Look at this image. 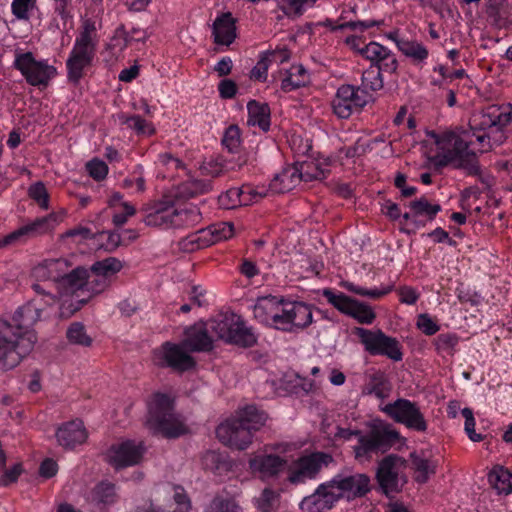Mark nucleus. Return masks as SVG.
Returning <instances> with one entry per match:
<instances>
[{
	"label": "nucleus",
	"instance_id": "20e7f679",
	"mask_svg": "<svg viewBox=\"0 0 512 512\" xmlns=\"http://www.w3.org/2000/svg\"><path fill=\"white\" fill-rule=\"evenodd\" d=\"M267 415L255 406H247L236 417L228 419L216 429V435L224 445L238 450L246 449L266 422Z\"/></svg>",
	"mask_w": 512,
	"mask_h": 512
},
{
	"label": "nucleus",
	"instance_id": "9b49d317",
	"mask_svg": "<svg viewBox=\"0 0 512 512\" xmlns=\"http://www.w3.org/2000/svg\"><path fill=\"white\" fill-rule=\"evenodd\" d=\"M154 362L160 367H169L177 372L188 371L195 366V360L186 353L182 345L165 342L154 351Z\"/></svg>",
	"mask_w": 512,
	"mask_h": 512
},
{
	"label": "nucleus",
	"instance_id": "f3484780",
	"mask_svg": "<svg viewBox=\"0 0 512 512\" xmlns=\"http://www.w3.org/2000/svg\"><path fill=\"white\" fill-rule=\"evenodd\" d=\"M234 235V226L230 222H220L199 230L191 236L190 243L195 245L192 249H201L222 240H227Z\"/></svg>",
	"mask_w": 512,
	"mask_h": 512
},
{
	"label": "nucleus",
	"instance_id": "6e6d98bb",
	"mask_svg": "<svg viewBox=\"0 0 512 512\" xmlns=\"http://www.w3.org/2000/svg\"><path fill=\"white\" fill-rule=\"evenodd\" d=\"M123 123L126 124L130 129L135 130L138 134H148L151 135L154 133V128L151 123L147 122L139 115H133L130 117H122Z\"/></svg>",
	"mask_w": 512,
	"mask_h": 512
},
{
	"label": "nucleus",
	"instance_id": "f704fd0d",
	"mask_svg": "<svg viewBox=\"0 0 512 512\" xmlns=\"http://www.w3.org/2000/svg\"><path fill=\"white\" fill-rule=\"evenodd\" d=\"M488 480L499 494H509L512 492V474L508 470L503 468L493 469L488 474Z\"/></svg>",
	"mask_w": 512,
	"mask_h": 512
},
{
	"label": "nucleus",
	"instance_id": "e2e57ef3",
	"mask_svg": "<svg viewBox=\"0 0 512 512\" xmlns=\"http://www.w3.org/2000/svg\"><path fill=\"white\" fill-rule=\"evenodd\" d=\"M86 168L89 175L97 181L103 180L108 173V166L106 163L98 159L89 161Z\"/></svg>",
	"mask_w": 512,
	"mask_h": 512
},
{
	"label": "nucleus",
	"instance_id": "680f3d73",
	"mask_svg": "<svg viewBox=\"0 0 512 512\" xmlns=\"http://www.w3.org/2000/svg\"><path fill=\"white\" fill-rule=\"evenodd\" d=\"M461 413L465 418V431L469 439L473 442L481 441L483 439L482 435L475 432V419L473 411L470 408H464L462 409Z\"/></svg>",
	"mask_w": 512,
	"mask_h": 512
},
{
	"label": "nucleus",
	"instance_id": "2eb2a0df",
	"mask_svg": "<svg viewBox=\"0 0 512 512\" xmlns=\"http://www.w3.org/2000/svg\"><path fill=\"white\" fill-rule=\"evenodd\" d=\"M279 329L293 331L294 328L304 329L312 323V310L303 302H285L281 308Z\"/></svg>",
	"mask_w": 512,
	"mask_h": 512
},
{
	"label": "nucleus",
	"instance_id": "72a5a7b5",
	"mask_svg": "<svg viewBox=\"0 0 512 512\" xmlns=\"http://www.w3.org/2000/svg\"><path fill=\"white\" fill-rule=\"evenodd\" d=\"M399 50L415 63L423 62L428 57V50L417 41L395 39Z\"/></svg>",
	"mask_w": 512,
	"mask_h": 512
},
{
	"label": "nucleus",
	"instance_id": "69168bd1",
	"mask_svg": "<svg viewBox=\"0 0 512 512\" xmlns=\"http://www.w3.org/2000/svg\"><path fill=\"white\" fill-rule=\"evenodd\" d=\"M35 0H13L12 12L18 19H27L28 11L33 6Z\"/></svg>",
	"mask_w": 512,
	"mask_h": 512
},
{
	"label": "nucleus",
	"instance_id": "7ed1b4c3",
	"mask_svg": "<svg viewBox=\"0 0 512 512\" xmlns=\"http://www.w3.org/2000/svg\"><path fill=\"white\" fill-rule=\"evenodd\" d=\"M209 332L220 340L244 348L252 347L257 342L252 329L245 325L239 315L230 312L219 314L206 324L199 323L186 329L182 346L192 352L212 350L213 340Z\"/></svg>",
	"mask_w": 512,
	"mask_h": 512
},
{
	"label": "nucleus",
	"instance_id": "473e14b6",
	"mask_svg": "<svg viewBox=\"0 0 512 512\" xmlns=\"http://www.w3.org/2000/svg\"><path fill=\"white\" fill-rule=\"evenodd\" d=\"M354 334L359 337L360 342L364 345L365 350L371 355L379 353V344H381L384 333L381 330H368L361 327L354 329Z\"/></svg>",
	"mask_w": 512,
	"mask_h": 512
},
{
	"label": "nucleus",
	"instance_id": "0e129e2a",
	"mask_svg": "<svg viewBox=\"0 0 512 512\" xmlns=\"http://www.w3.org/2000/svg\"><path fill=\"white\" fill-rule=\"evenodd\" d=\"M434 343L437 350H451L457 345L458 337L454 334L442 333L435 338Z\"/></svg>",
	"mask_w": 512,
	"mask_h": 512
},
{
	"label": "nucleus",
	"instance_id": "a878e982",
	"mask_svg": "<svg viewBox=\"0 0 512 512\" xmlns=\"http://www.w3.org/2000/svg\"><path fill=\"white\" fill-rule=\"evenodd\" d=\"M248 125L258 126L262 131L267 132L270 128V107L267 103H260L251 100L247 104Z\"/></svg>",
	"mask_w": 512,
	"mask_h": 512
},
{
	"label": "nucleus",
	"instance_id": "603ef678",
	"mask_svg": "<svg viewBox=\"0 0 512 512\" xmlns=\"http://www.w3.org/2000/svg\"><path fill=\"white\" fill-rule=\"evenodd\" d=\"M201 461L203 468L212 472H219L227 467L222 455L216 451H206Z\"/></svg>",
	"mask_w": 512,
	"mask_h": 512
},
{
	"label": "nucleus",
	"instance_id": "9d476101",
	"mask_svg": "<svg viewBox=\"0 0 512 512\" xmlns=\"http://www.w3.org/2000/svg\"><path fill=\"white\" fill-rule=\"evenodd\" d=\"M368 102L364 90L355 89L351 85H342L332 101L334 113L342 119L349 118L354 112H359Z\"/></svg>",
	"mask_w": 512,
	"mask_h": 512
},
{
	"label": "nucleus",
	"instance_id": "ea45409f",
	"mask_svg": "<svg viewBox=\"0 0 512 512\" xmlns=\"http://www.w3.org/2000/svg\"><path fill=\"white\" fill-rule=\"evenodd\" d=\"M383 86L384 83L380 68H378L374 63H371L370 67L362 74L363 90L379 91Z\"/></svg>",
	"mask_w": 512,
	"mask_h": 512
},
{
	"label": "nucleus",
	"instance_id": "4d7b16f0",
	"mask_svg": "<svg viewBox=\"0 0 512 512\" xmlns=\"http://www.w3.org/2000/svg\"><path fill=\"white\" fill-rule=\"evenodd\" d=\"M241 139H240V129L236 125H230L224 133L222 144L227 148V150L231 153H235L238 151L240 147Z\"/></svg>",
	"mask_w": 512,
	"mask_h": 512
},
{
	"label": "nucleus",
	"instance_id": "b1692460",
	"mask_svg": "<svg viewBox=\"0 0 512 512\" xmlns=\"http://www.w3.org/2000/svg\"><path fill=\"white\" fill-rule=\"evenodd\" d=\"M392 390L391 382L382 371H375L367 376L362 393L375 395L379 399L388 398Z\"/></svg>",
	"mask_w": 512,
	"mask_h": 512
},
{
	"label": "nucleus",
	"instance_id": "6e6552de",
	"mask_svg": "<svg viewBox=\"0 0 512 512\" xmlns=\"http://www.w3.org/2000/svg\"><path fill=\"white\" fill-rule=\"evenodd\" d=\"M330 483L339 499H344L347 502L362 498L371 490L370 477L364 473L341 472L336 474Z\"/></svg>",
	"mask_w": 512,
	"mask_h": 512
},
{
	"label": "nucleus",
	"instance_id": "e433bc0d",
	"mask_svg": "<svg viewBox=\"0 0 512 512\" xmlns=\"http://www.w3.org/2000/svg\"><path fill=\"white\" fill-rule=\"evenodd\" d=\"M318 0H281L279 8L289 18L296 19L314 6Z\"/></svg>",
	"mask_w": 512,
	"mask_h": 512
},
{
	"label": "nucleus",
	"instance_id": "1a4fd4ad",
	"mask_svg": "<svg viewBox=\"0 0 512 512\" xmlns=\"http://www.w3.org/2000/svg\"><path fill=\"white\" fill-rule=\"evenodd\" d=\"M323 296L340 312L353 317L361 324H371L376 318L371 306L343 293L335 294L330 289H325Z\"/></svg>",
	"mask_w": 512,
	"mask_h": 512
},
{
	"label": "nucleus",
	"instance_id": "4c0bfd02",
	"mask_svg": "<svg viewBox=\"0 0 512 512\" xmlns=\"http://www.w3.org/2000/svg\"><path fill=\"white\" fill-rule=\"evenodd\" d=\"M91 58H85L76 54H70L66 66L68 70V79L73 83H78L83 77L84 68L88 67L92 63Z\"/></svg>",
	"mask_w": 512,
	"mask_h": 512
},
{
	"label": "nucleus",
	"instance_id": "bf43d9fd",
	"mask_svg": "<svg viewBox=\"0 0 512 512\" xmlns=\"http://www.w3.org/2000/svg\"><path fill=\"white\" fill-rule=\"evenodd\" d=\"M346 288L347 290H349L350 292H353L357 295H360V296H365V297H370V298H373V299H378V298H381L385 295H387L389 292L392 291V286H387V287H384L382 289H365V288H362V287H359L353 283H348L346 285Z\"/></svg>",
	"mask_w": 512,
	"mask_h": 512
},
{
	"label": "nucleus",
	"instance_id": "de8ad7c7",
	"mask_svg": "<svg viewBox=\"0 0 512 512\" xmlns=\"http://www.w3.org/2000/svg\"><path fill=\"white\" fill-rule=\"evenodd\" d=\"M93 499L98 503L111 504L116 500L115 485L110 482H101L93 490Z\"/></svg>",
	"mask_w": 512,
	"mask_h": 512
},
{
	"label": "nucleus",
	"instance_id": "7c9ffc66",
	"mask_svg": "<svg viewBox=\"0 0 512 512\" xmlns=\"http://www.w3.org/2000/svg\"><path fill=\"white\" fill-rule=\"evenodd\" d=\"M88 279L89 271L86 268L79 266L68 271V273L60 280L58 286L66 294L74 293L75 291L86 287Z\"/></svg>",
	"mask_w": 512,
	"mask_h": 512
},
{
	"label": "nucleus",
	"instance_id": "aec40b11",
	"mask_svg": "<svg viewBox=\"0 0 512 512\" xmlns=\"http://www.w3.org/2000/svg\"><path fill=\"white\" fill-rule=\"evenodd\" d=\"M97 42L95 22L91 19H85L71 53L93 59L96 53Z\"/></svg>",
	"mask_w": 512,
	"mask_h": 512
},
{
	"label": "nucleus",
	"instance_id": "2f4dec72",
	"mask_svg": "<svg viewBox=\"0 0 512 512\" xmlns=\"http://www.w3.org/2000/svg\"><path fill=\"white\" fill-rule=\"evenodd\" d=\"M371 432L377 449L381 453L388 451L400 438L399 433L388 424L376 426L371 429Z\"/></svg>",
	"mask_w": 512,
	"mask_h": 512
},
{
	"label": "nucleus",
	"instance_id": "338daca9",
	"mask_svg": "<svg viewBox=\"0 0 512 512\" xmlns=\"http://www.w3.org/2000/svg\"><path fill=\"white\" fill-rule=\"evenodd\" d=\"M417 326L426 335H434L439 330V326L428 314L419 315Z\"/></svg>",
	"mask_w": 512,
	"mask_h": 512
},
{
	"label": "nucleus",
	"instance_id": "cd10ccee",
	"mask_svg": "<svg viewBox=\"0 0 512 512\" xmlns=\"http://www.w3.org/2000/svg\"><path fill=\"white\" fill-rule=\"evenodd\" d=\"M171 228H187L201 221L200 210L196 206L175 208L172 202Z\"/></svg>",
	"mask_w": 512,
	"mask_h": 512
},
{
	"label": "nucleus",
	"instance_id": "412c9836",
	"mask_svg": "<svg viewBox=\"0 0 512 512\" xmlns=\"http://www.w3.org/2000/svg\"><path fill=\"white\" fill-rule=\"evenodd\" d=\"M143 211L145 216L143 222L147 226L163 229L171 228L172 200L164 198L152 205L146 206Z\"/></svg>",
	"mask_w": 512,
	"mask_h": 512
},
{
	"label": "nucleus",
	"instance_id": "f03ea898",
	"mask_svg": "<svg viewBox=\"0 0 512 512\" xmlns=\"http://www.w3.org/2000/svg\"><path fill=\"white\" fill-rule=\"evenodd\" d=\"M57 302L47 294L19 307L10 321L0 319V376L16 368L34 348L37 335L32 329L48 306Z\"/></svg>",
	"mask_w": 512,
	"mask_h": 512
},
{
	"label": "nucleus",
	"instance_id": "13d9d810",
	"mask_svg": "<svg viewBox=\"0 0 512 512\" xmlns=\"http://www.w3.org/2000/svg\"><path fill=\"white\" fill-rule=\"evenodd\" d=\"M387 48L376 43L370 42L369 44L359 49V53L372 63H378L382 56H385Z\"/></svg>",
	"mask_w": 512,
	"mask_h": 512
},
{
	"label": "nucleus",
	"instance_id": "39448f33",
	"mask_svg": "<svg viewBox=\"0 0 512 512\" xmlns=\"http://www.w3.org/2000/svg\"><path fill=\"white\" fill-rule=\"evenodd\" d=\"M146 427L152 434H161L166 438H176L185 433V426L176 417L169 396L156 393L148 405Z\"/></svg>",
	"mask_w": 512,
	"mask_h": 512
},
{
	"label": "nucleus",
	"instance_id": "6ab92c4d",
	"mask_svg": "<svg viewBox=\"0 0 512 512\" xmlns=\"http://www.w3.org/2000/svg\"><path fill=\"white\" fill-rule=\"evenodd\" d=\"M283 299L274 296L259 298L254 305L253 314L256 319L264 324H273L277 329L281 322V308Z\"/></svg>",
	"mask_w": 512,
	"mask_h": 512
},
{
	"label": "nucleus",
	"instance_id": "37998d69",
	"mask_svg": "<svg viewBox=\"0 0 512 512\" xmlns=\"http://www.w3.org/2000/svg\"><path fill=\"white\" fill-rule=\"evenodd\" d=\"M379 353L377 355H384L393 361L402 360L403 354L400 348L399 341L396 338L389 337L384 334L381 344L378 347Z\"/></svg>",
	"mask_w": 512,
	"mask_h": 512
},
{
	"label": "nucleus",
	"instance_id": "5fc2aeb1",
	"mask_svg": "<svg viewBox=\"0 0 512 512\" xmlns=\"http://www.w3.org/2000/svg\"><path fill=\"white\" fill-rule=\"evenodd\" d=\"M28 195L33 199L42 209L49 207V194L43 182L39 181L32 184L28 189Z\"/></svg>",
	"mask_w": 512,
	"mask_h": 512
},
{
	"label": "nucleus",
	"instance_id": "58836bf2",
	"mask_svg": "<svg viewBox=\"0 0 512 512\" xmlns=\"http://www.w3.org/2000/svg\"><path fill=\"white\" fill-rule=\"evenodd\" d=\"M408 207L413 212L414 217L426 216L430 221L441 211L439 204H431L425 197L411 201Z\"/></svg>",
	"mask_w": 512,
	"mask_h": 512
},
{
	"label": "nucleus",
	"instance_id": "f8f14e48",
	"mask_svg": "<svg viewBox=\"0 0 512 512\" xmlns=\"http://www.w3.org/2000/svg\"><path fill=\"white\" fill-rule=\"evenodd\" d=\"M332 461L331 455L324 452H316L301 457L293 466L289 467L288 480L293 483H303L307 479L314 478L322 469Z\"/></svg>",
	"mask_w": 512,
	"mask_h": 512
},
{
	"label": "nucleus",
	"instance_id": "3c124183",
	"mask_svg": "<svg viewBox=\"0 0 512 512\" xmlns=\"http://www.w3.org/2000/svg\"><path fill=\"white\" fill-rule=\"evenodd\" d=\"M210 512H243V509L234 498L217 496L210 504Z\"/></svg>",
	"mask_w": 512,
	"mask_h": 512
},
{
	"label": "nucleus",
	"instance_id": "49530a36",
	"mask_svg": "<svg viewBox=\"0 0 512 512\" xmlns=\"http://www.w3.org/2000/svg\"><path fill=\"white\" fill-rule=\"evenodd\" d=\"M279 495L270 488H265L255 499V505L260 512H273L278 507Z\"/></svg>",
	"mask_w": 512,
	"mask_h": 512
},
{
	"label": "nucleus",
	"instance_id": "0eeeda50",
	"mask_svg": "<svg viewBox=\"0 0 512 512\" xmlns=\"http://www.w3.org/2000/svg\"><path fill=\"white\" fill-rule=\"evenodd\" d=\"M381 410L397 423L407 428L424 432L427 430V423L418 405L410 400L400 398L392 403L386 404Z\"/></svg>",
	"mask_w": 512,
	"mask_h": 512
},
{
	"label": "nucleus",
	"instance_id": "a211bd4d",
	"mask_svg": "<svg viewBox=\"0 0 512 512\" xmlns=\"http://www.w3.org/2000/svg\"><path fill=\"white\" fill-rule=\"evenodd\" d=\"M250 469L263 480L277 477L288 468L286 459L274 454L257 455L249 460Z\"/></svg>",
	"mask_w": 512,
	"mask_h": 512
},
{
	"label": "nucleus",
	"instance_id": "5701e85b",
	"mask_svg": "<svg viewBox=\"0 0 512 512\" xmlns=\"http://www.w3.org/2000/svg\"><path fill=\"white\" fill-rule=\"evenodd\" d=\"M56 438L63 448L73 449L86 441L87 432L82 421L74 420L60 426L56 431Z\"/></svg>",
	"mask_w": 512,
	"mask_h": 512
},
{
	"label": "nucleus",
	"instance_id": "774afa93",
	"mask_svg": "<svg viewBox=\"0 0 512 512\" xmlns=\"http://www.w3.org/2000/svg\"><path fill=\"white\" fill-rule=\"evenodd\" d=\"M380 68V72L395 73L398 67L397 59L387 50L386 55L382 56L378 63H374Z\"/></svg>",
	"mask_w": 512,
	"mask_h": 512
},
{
	"label": "nucleus",
	"instance_id": "052dcab7",
	"mask_svg": "<svg viewBox=\"0 0 512 512\" xmlns=\"http://www.w3.org/2000/svg\"><path fill=\"white\" fill-rule=\"evenodd\" d=\"M110 283V280H107V278L97 276L95 273H93L91 268L89 271V279L87 280L85 288L87 291L98 294L109 287Z\"/></svg>",
	"mask_w": 512,
	"mask_h": 512
},
{
	"label": "nucleus",
	"instance_id": "f257e3e1",
	"mask_svg": "<svg viewBox=\"0 0 512 512\" xmlns=\"http://www.w3.org/2000/svg\"><path fill=\"white\" fill-rule=\"evenodd\" d=\"M512 123V105H490L475 112L470 120V129L457 128L441 134L431 132L430 136L441 151H448L458 159L456 169L470 176H478L484 183L481 167L475 152L469 151L472 138L481 146V153L500 146L507 139L505 127Z\"/></svg>",
	"mask_w": 512,
	"mask_h": 512
},
{
	"label": "nucleus",
	"instance_id": "79ce46f5",
	"mask_svg": "<svg viewBox=\"0 0 512 512\" xmlns=\"http://www.w3.org/2000/svg\"><path fill=\"white\" fill-rule=\"evenodd\" d=\"M378 449L373 439V434L370 431L366 435L360 433L358 444L354 446L355 458L361 460L363 458H369L372 453H378Z\"/></svg>",
	"mask_w": 512,
	"mask_h": 512
},
{
	"label": "nucleus",
	"instance_id": "a18cd8bd",
	"mask_svg": "<svg viewBox=\"0 0 512 512\" xmlns=\"http://www.w3.org/2000/svg\"><path fill=\"white\" fill-rule=\"evenodd\" d=\"M211 190V183L206 180L191 179L180 186V193L186 197H195Z\"/></svg>",
	"mask_w": 512,
	"mask_h": 512
},
{
	"label": "nucleus",
	"instance_id": "4468645a",
	"mask_svg": "<svg viewBox=\"0 0 512 512\" xmlns=\"http://www.w3.org/2000/svg\"><path fill=\"white\" fill-rule=\"evenodd\" d=\"M404 463L405 460L395 454H390L380 461L376 478L380 488L387 496L398 493L401 490L402 484L398 476L397 466Z\"/></svg>",
	"mask_w": 512,
	"mask_h": 512
},
{
	"label": "nucleus",
	"instance_id": "864d4df0",
	"mask_svg": "<svg viewBox=\"0 0 512 512\" xmlns=\"http://www.w3.org/2000/svg\"><path fill=\"white\" fill-rule=\"evenodd\" d=\"M298 168L300 177L305 182L320 180L325 177L324 171L313 161L299 163Z\"/></svg>",
	"mask_w": 512,
	"mask_h": 512
},
{
	"label": "nucleus",
	"instance_id": "4be33fe9",
	"mask_svg": "<svg viewBox=\"0 0 512 512\" xmlns=\"http://www.w3.org/2000/svg\"><path fill=\"white\" fill-rule=\"evenodd\" d=\"M237 20L231 12L219 15L213 22L212 35L214 43L218 45H231L237 37Z\"/></svg>",
	"mask_w": 512,
	"mask_h": 512
},
{
	"label": "nucleus",
	"instance_id": "dca6fc26",
	"mask_svg": "<svg viewBox=\"0 0 512 512\" xmlns=\"http://www.w3.org/2000/svg\"><path fill=\"white\" fill-rule=\"evenodd\" d=\"M339 500L329 480L320 484L313 494L304 497L300 508L304 512H326L331 510Z\"/></svg>",
	"mask_w": 512,
	"mask_h": 512
},
{
	"label": "nucleus",
	"instance_id": "393cba45",
	"mask_svg": "<svg viewBox=\"0 0 512 512\" xmlns=\"http://www.w3.org/2000/svg\"><path fill=\"white\" fill-rule=\"evenodd\" d=\"M59 222V216L55 213H51L47 216L37 218L32 223L25 225L12 233L16 234V239L27 234L40 235L52 231Z\"/></svg>",
	"mask_w": 512,
	"mask_h": 512
},
{
	"label": "nucleus",
	"instance_id": "bb28decb",
	"mask_svg": "<svg viewBox=\"0 0 512 512\" xmlns=\"http://www.w3.org/2000/svg\"><path fill=\"white\" fill-rule=\"evenodd\" d=\"M410 458L415 471L414 480L419 484L427 483L430 476L436 473L437 461L415 452L411 453Z\"/></svg>",
	"mask_w": 512,
	"mask_h": 512
},
{
	"label": "nucleus",
	"instance_id": "423d86ee",
	"mask_svg": "<svg viewBox=\"0 0 512 512\" xmlns=\"http://www.w3.org/2000/svg\"><path fill=\"white\" fill-rule=\"evenodd\" d=\"M14 67L25 77L32 86L46 87L55 77L57 70L45 61H37L31 52L16 55Z\"/></svg>",
	"mask_w": 512,
	"mask_h": 512
},
{
	"label": "nucleus",
	"instance_id": "c9c22d12",
	"mask_svg": "<svg viewBox=\"0 0 512 512\" xmlns=\"http://www.w3.org/2000/svg\"><path fill=\"white\" fill-rule=\"evenodd\" d=\"M91 268L97 276H102L111 281V278L123 268V264L115 257H108L95 262Z\"/></svg>",
	"mask_w": 512,
	"mask_h": 512
},
{
	"label": "nucleus",
	"instance_id": "8fccbe9b",
	"mask_svg": "<svg viewBox=\"0 0 512 512\" xmlns=\"http://www.w3.org/2000/svg\"><path fill=\"white\" fill-rule=\"evenodd\" d=\"M54 13L59 17L57 27L65 28L67 22L73 18L72 0H53Z\"/></svg>",
	"mask_w": 512,
	"mask_h": 512
},
{
	"label": "nucleus",
	"instance_id": "a19ab883",
	"mask_svg": "<svg viewBox=\"0 0 512 512\" xmlns=\"http://www.w3.org/2000/svg\"><path fill=\"white\" fill-rule=\"evenodd\" d=\"M219 204L224 209H234L239 206H247L248 200L244 199L241 188H231L218 198Z\"/></svg>",
	"mask_w": 512,
	"mask_h": 512
},
{
	"label": "nucleus",
	"instance_id": "c85d7f7f",
	"mask_svg": "<svg viewBox=\"0 0 512 512\" xmlns=\"http://www.w3.org/2000/svg\"><path fill=\"white\" fill-rule=\"evenodd\" d=\"M298 164L288 167L277 174L270 183V190L275 193H284L293 189L297 182L301 181Z\"/></svg>",
	"mask_w": 512,
	"mask_h": 512
},
{
	"label": "nucleus",
	"instance_id": "09e8293b",
	"mask_svg": "<svg viewBox=\"0 0 512 512\" xmlns=\"http://www.w3.org/2000/svg\"><path fill=\"white\" fill-rule=\"evenodd\" d=\"M45 266L50 278L59 284L60 280L68 273L70 263L67 259L63 258L50 259L46 261Z\"/></svg>",
	"mask_w": 512,
	"mask_h": 512
},
{
	"label": "nucleus",
	"instance_id": "ddd939ff",
	"mask_svg": "<svg viewBox=\"0 0 512 512\" xmlns=\"http://www.w3.org/2000/svg\"><path fill=\"white\" fill-rule=\"evenodd\" d=\"M145 452L142 443L133 440H126L113 444L107 452V461L115 469L119 470L141 462Z\"/></svg>",
	"mask_w": 512,
	"mask_h": 512
},
{
	"label": "nucleus",
	"instance_id": "c03bdc74",
	"mask_svg": "<svg viewBox=\"0 0 512 512\" xmlns=\"http://www.w3.org/2000/svg\"><path fill=\"white\" fill-rule=\"evenodd\" d=\"M66 336L71 344L88 347L92 343L91 337L86 334L85 327L80 322L70 324Z\"/></svg>",
	"mask_w": 512,
	"mask_h": 512
},
{
	"label": "nucleus",
	"instance_id": "c756f323",
	"mask_svg": "<svg viewBox=\"0 0 512 512\" xmlns=\"http://www.w3.org/2000/svg\"><path fill=\"white\" fill-rule=\"evenodd\" d=\"M310 83V75L305 67L301 64L292 65L286 71L285 78L282 79L281 89L284 92H290L300 87H304Z\"/></svg>",
	"mask_w": 512,
	"mask_h": 512
}]
</instances>
